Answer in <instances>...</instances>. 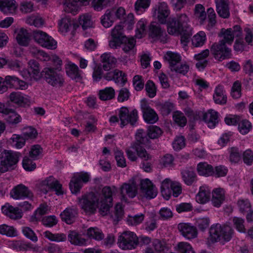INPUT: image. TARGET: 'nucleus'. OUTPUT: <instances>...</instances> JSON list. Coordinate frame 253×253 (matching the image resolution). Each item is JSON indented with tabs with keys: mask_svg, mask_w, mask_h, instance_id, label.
Listing matches in <instances>:
<instances>
[{
	"mask_svg": "<svg viewBox=\"0 0 253 253\" xmlns=\"http://www.w3.org/2000/svg\"><path fill=\"white\" fill-rule=\"evenodd\" d=\"M162 133L161 129L155 126H150L147 133L142 129L138 130L135 135V141L131 147L137 152L138 157L145 161L151 159V156L146 151L145 146L149 143V139H155L159 137Z\"/></svg>",
	"mask_w": 253,
	"mask_h": 253,
	"instance_id": "obj_1",
	"label": "nucleus"
},
{
	"mask_svg": "<svg viewBox=\"0 0 253 253\" xmlns=\"http://www.w3.org/2000/svg\"><path fill=\"white\" fill-rule=\"evenodd\" d=\"M210 239L212 243L229 242L234 235V230L227 224L212 225L210 229Z\"/></svg>",
	"mask_w": 253,
	"mask_h": 253,
	"instance_id": "obj_2",
	"label": "nucleus"
},
{
	"mask_svg": "<svg viewBox=\"0 0 253 253\" xmlns=\"http://www.w3.org/2000/svg\"><path fill=\"white\" fill-rule=\"evenodd\" d=\"M117 188L113 186H105L101 190V193L99 195V201L98 202L97 208L99 212L102 216L107 215L110 209L113 206V194L117 192Z\"/></svg>",
	"mask_w": 253,
	"mask_h": 253,
	"instance_id": "obj_3",
	"label": "nucleus"
},
{
	"mask_svg": "<svg viewBox=\"0 0 253 253\" xmlns=\"http://www.w3.org/2000/svg\"><path fill=\"white\" fill-rule=\"evenodd\" d=\"M189 19L185 13L177 15L176 18H172L167 24V31L170 35H179L189 29L188 26Z\"/></svg>",
	"mask_w": 253,
	"mask_h": 253,
	"instance_id": "obj_4",
	"label": "nucleus"
},
{
	"mask_svg": "<svg viewBox=\"0 0 253 253\" xmlns=\"http://www.w3.org/2000/svg\"><path fill=\"white\" fill-rule=\"evenodd\" d=\"M79 204L82 209L88 214L95 213L97 208L98 202L99 201V196L93 192L83 195L82 198H78Z\"/></svg>",
	"mask_w": 253,
	"mask_h": 253,
	"instance_id": "obj_5",
	"label": "nucleus"
},
{
	"mask_svg": "<svg viewBox=\"0 0 253 253\" xmlns=\"http://www.w3.org/2000/svg\"><path fill=\"white\" fill-rule=\"evenodd\" d=\"M161 192L163 197L166 200H169L171 195L174 197H177L182 193L181 184L178 182L166 178L161 183Z\"/></svg>",
	"mask_w": 253,
	"mask_h": 253,
	"instance_id": "obj_6",
	"label": "nucleus"
},
{
	"mask_svg": "<svg viewBox=\"0 0 253 253\" xmlns=\"http://www.w3.org/2000/svg\"><path fill=\"white\" fill-rule=\"evenodd\" d=\"M42 76L45 81L53 86L61 87L64 80L62 76L52 67H46L41 72Z\"/></svg>",
	"mask_w": 253,
	"mask_h": 253,
	"instance_id": "obj_7",
	"label": "nucleus"
},
{
	"mask_svg": "<svg viewBox=\"0 0 253 253\" xmlns=\"http://www.w3.org/2000/svg\"><path fill=\"white\" fill-rule=\"evenodd\" d=\"M139 241L136 235L130 231H125L118 239L119 246L123 250H132L136 248Z\"/></svg>",
	"mask_w": 253,
	"mask_h": 253,
	"instance_id": "obj_8",
	"label": "nucleus"
},
{
	"mask_svg": "<svg viewBox=\"0 0 253 253\" xmlns=\"http://www.w3.org/2000/svg\"><path fill=\"white\" fill-rule=\"evenodd\" d=\"M211 54L219 61L231 58V50L223 42L213 43L210 48Z\"/></svg>",
	"mask_w": 253,
	"mask_h": 253,
	"instance_id": "obj_9",
	"label": "nucleus"
},
{
	"mask_svg": "<svg viewBox=\"0 0 253 253\" xmlns=\"http://www.w3.org/2000/svg\"><path fill=\"white\" fill-rule=\"evenodd\" d=\"M6 84L9 85L10 87L15 89H26L27 88L28 85L25 81L20 80L19 78L14 76H7L5 77L4 80L0 77V91L4 92L6 90L7 87L4 84Z\"/></svg>",
	"mask_w": 253,
	"mask_h": 253,
	"instance_id": "obj_10",
	"label": "nucleus"
},
{
	"mask_svg": "<svg viewBox=\"0 0 253 253\" xmlns=\"http://www.w3.org/2000/svg\"><path fill=\"white\" fill-rule=\"evenodd\" d=\"M33 36L34 40L43 47L50 49H55L57 47L56 42L45 32L36 30L33 32Z\"/></svg>",
	"mask_w": 253,
	"mask_h": 253,
	"instance_id": "obj_11",
	"label": "nucleus"
},
{
	"mask_svg": "<svg viewBox=\"0 0 253 253\" xmlns=\"http://www.w3.org/2000/svg\"><path fill=\"white\" fill-rule=\"evenodd\" d=\"M111 36L112 39L109 41V45L111 48L116 49L127 41V37L124 33L123 27L121 25H116L112 30Z\"/></svg>",
	"mask_w": 253,
	"mask_h": 253,
	"instance_id": "obj_12",
	"label": "nucleus"
},
{
	"mask_svg": "<svg viewBox=\"0 0 253 253\" xmlns=\"http://www.w3.org/2000/svg\"><path fill=\"white\" fill-rule=\"evenodd\" d=\"M119 116L123 127L128 124L134 125L138 119V113L135 109L129 112L127 107H123L119 110Z\"/></svg>",
	"mask_w": 253,
	"mask_h": 253,
	"instance_id": "obj_13",
	"label": "nucleus"
},
{
	"mask_svg": "<svg viewBox=\"0 0 253 253\" xmlns=\"http://www.w3.org/2000/svg\"><path fill=\"white\" fill-rule=\"evenodd\" d=\"M19 156V153L4 150L0 155L1 159L0 165L5 166L7 171L9 168L17 163Z\"/></svg>",
	"mask_w": 253,
	"mask_h": 253,
	"instance_id": "obj_14",
	"label": "nucleus"
},
{
	"mask_svg": "<svg viewBox=\"0 0 253 253\" xmlns=\"http://www.w3.org/2000/svg\"><path fill=\"white\" fill-rule=\"evenodd\" d=\"M11 197L15 200H23L25 198L32 199L33 193L27 187L22 184L15 186L10 193Z\"/></svg>",
	"mask_w": 253,
	"mask_h": 253,
	"instance_id": "obj_15",
	"label": "nucleus"
},
{
	"mask_svg": "<svg viewBox=\"0 0 253 253\" xmlns=\"http://www.w3.org/2000/svg\"><path fill=\"white\" fill-rule=\"evenodd\" d=\"M137 193V187L134 180H130L127 183H124L120 187V194L122 200L127 201L126 195L130 198L136 196Z\"/></svg>",
	"mask_w": 253,
	"mask_h": 253,
	"instance_id": "obj_16",
	"label": "nucleus"
},
{
	"mask_svg": "<svg viewBox=\"0 0 253 253\" xmlns=\"http://www.w3.org/2000/svg\"><path fill=\"white\" fill-rule=\"evenodd\" d=\"M40 185L41 186V190L45 194L47 192V189L49 188L53 189L57 195L63 194L62 185L52 176H49L42 181Z\"/></svg>",
	"mask_w": 253,
	"mask_h": 253,
	"instance_id": "obj_17",
	"label": "nucleus"
},
{
	"mask_svg": "<svg viewBox=\"0 0 253 253\" xmlns=\"http://www.w3.org/2000/svg\"><path fill=\"white\" fill-rule=\"evenodd\" d=\"M140 190L147 199L154 198L157 195V190L155 185L147 178L141 180Z\"/></svg>",
	"mask_w": 253,
	"mask_h": 253,
	"instance_id": "obj_18",
	"label": "nucleus"
},
{
	"mask_svg": "<svg viewBox=\"0 0 253 253\" xmlns=\"http://www.w3.org/2000/svg\"><path fill=\"white\" fill-rule=\"evenodd\" d=\"M170 14L168 5L165 2H160L154 9V16L156 17L161 24H165Z\"/></svg>",
	"mask_w": 253,
	"mask_h": 253,
	"instance_id": "obj_19",
	"label": "nucleus"
},
{
	"mask_svg": "<svg viewBox=\"0 0 253 253\" xmlns=\"http://www.w3.org/2000/svg\"><path fill=\"white\" fill-rule=\"evenodd\" d=\"M89 180V176L87 173H80L77 176L74 177L69 184L71 192L73 194L79 192L82 187V181L86 183Z\"/></svg>",
	"mask_w": 253,
	"mask_h": 253,
	"instance_id": "obj_20",
	"label": "nucleus"
},
{
	"mask_svg": "<svg viewBox=\"0 0 253 253\" xmlns=\"http://www.w3.org/2000/svg\"><path fill=\"white\" fill-rule=\"evenodd\" d=\"M141 108L143 112V117L146 122L154 124L158 120V116L146 102H142Z\"/></svg>",
	"mask_w": 253,
	"mask_h": 253,
	"instance_id": "obj_21",
	"label": "nucleus"
},
{
	"mask_svg": "<svg viewBox=\"0 0 253 253\" xmlns=\"http://www.w3.org/2000/svg\"><path fill=\"white\" fill-rule=\"evenodd\" d=\"M178 229L182 236L188 239H192L197 236L196 227L190 223H180L178 225Z\"/></svg>",
	"mask_w": 253,
	"mask_h": 253,
	"instance_id": "obj_22",
	"label": "nucleus"
},
{
	"mask_svg": "<svg viewBox=\"0 0 253 253\" xmlns=\"http://www.w3.org/2000/svg\"><path fill=\"white\" fill-rule=\"evenodd\" d=\"M64 3V10L66 12L75 14L80 6L86 5L89 3V0H69Z\"/></svg>",
	"mask_w": 253,
	"mask_h": 253,
	"instance_id": "obj_23",
	"label": "nucleus"
},
{
	"mask_svg": "<svg viewBox=\"0 0 253 253\" xmlns=\"http://www.w3.org/2000/svg\"><path fill=\"white\" fill-rule=\"evenodd\" d=\"M78 212L77 208L72 207L67 208L62 211L60 216L62 220L68 224L74 222L78 216Z\"/></svg>",
	"mask_w": 253,
	"mask_h": 253,
	"instance_id": "obj_24",
	"label": "nucleus"
},
{
	"mask_svg": "<svg viewBox=\"0 0 253 253\" xmlns=\"http://www.w3.org/2000/svg\"><path fill=\"white\" fill-rule=\"evenodd\" d=\"M2 212L10 219L17 220L22 218L23 213L22 210L18 208H14L10 205H5L1 208Z\"/></svg>",
	"mask_w": 253,
	"mask_h": 253,
	"instance_id": "obj_25",
	"label": "nucleus"
},
{
	"mask_svg": "<svg viewBox=\"0 0 253 253\" xmlns=\"http://www.w3.org/2000/svg\"><path fill=\"white\" fill-rule=\"evenodd\" d=\"M216 11L223 18H228L230 16L228 0H215Z\"/></svg>",
	"mask_w": 253,
	"mask_h": 253,
	"instance_id": "obj_26",
	"label": "nucleus"
},
{
	"mask_svg": "<svg viewBox=\"0 0 253 253\" xmlns=\"http://www.w3.org/2000/svg\"><path fill=\"white\" fill-rule=\"evenodd\" d=\"M203 120L208 127L213 128L218 123V113L213 110H210L203 114Z\"/></svg>",
	"mask_w": 253,
	"mask_h": 253,
	"instance_id": "obj_27",
	"label": "nucleus"
},
{
	"mask_svg": "<svg viewBox=\"0 0 253 253\" xmlns=\"http://www.w3.org/2000/svg\"><path fill=\"white\" fill-rule=\"evenodd\" d=\"M9 98L11 102L20 106H25L30 103L29 99L20 92H11L9 96Z\"/></svg>",
	"mask_w": 253,
	"mask_h": 253,
	"instance_id": "obj_28",
	"label": "nucleus"
},
{
	"mask_svg": "<svg viewBox=\"0 0 253 253\" xmlns=\"http://www.w3.org/2000/svg\"><path fill=\"white\" fill-rule=\"evenodd\" d=\"M17 5L15 0H0V10L5 14L15 12Z\"/></svg>",
	"mask_w": 253,
	"mask_h": 253,
	"instance_id": "obj_29",
	"label": "nucleus"
},
{
	"mask_svg": "<svg viewBox=\"0 0 253 253\" xmlns=\"http://www.w3.org/2000/svg\"><path fill=\"white\" fill-rule=\"evenodd\" d=\"M101 61L102 65H99L101 66L102 69L105 71H109L114 66L116 59L110 53H105L101 56Z\"/></svg>",
	"mask_w": 253,
	"mask_h": 253,
	"instance_id": "obj_30",
	"label": "nucleus"
},
{
	"mask_svg": "<svg viewBox=\"0 0 253 253\" xmlns=\"http://www.w3.org/2000/svg\"><path fill=\"white\" fill-rule=\"evenodd\" d=\"M213 98L216 104L224 105L227 102V97L221 85H218L215 89Z\"/></svg>",
	"mask_w": 253,
	"mask_h": 253,
	"instance_id": "obj_31",
	"label": "nucleus"
},
{
	"mask_svg": "<svg viewBox=\"0 0 253 253\" xmlns=\"http://www.w3.org/2000/svg\"><path fill=\"white\" fill-rule=\"evenodd\" d=\"M197 170L199 175L205 176L213 175L214 173L213 167L206 162L198 164Z\"/></svg>",
	"mask_w": 253,
	"mask_h": 253,
	"instance_id": "obj_32",
	"label": "nucleus"
},
{
	"mask_svg": "<svg viewBox=\"0 0 253 253\" xmlns=\"http://www.w3.org/2000/svg\"><path fill=\"white\" fill-rule=\"evenodd\" d=\"M66 73L69 77L76 82H81L82 79L78 67L74 64H69L66 67Z\"/></svg>",
	"mask_w": 253,
	"mask_h": 253,
	"instance_id": "obj_33",
	"label": "nucleus"
},
{
	"mask_svg": "<svg viewBox=\"0 0 253 253\" xmlns=\"http://www.w3.org/2000/svg\"><path fill=\"white\" fill-rule=\"evenodd\" d=\"M182 178L187 185H191L197 180L195 172L192 169H185L181 171Z\"/></svg>",
	"mask_w": 253,
	"mask_h": 253,
	"instance_id": "obj_34",
	"label": "nucleus"
},
{
	"mask_svg": "<svg viewBox=\"0 0 253 253\" xmlns=\"http://www.w3.org/2000/svg\"><path fill=\"white\" fill-rule=\"evenodd\" d=\"M30 35L26 29L21 28L18 31L16 39L19 44L27 46L30 41Z\"/></svg>",
	"mask_w": 253,
	"mask_h": 253,
	"instance_id": "obj_35",
	"label": "nucleus"
},
{
	"mask_svg": "<svg viewBox=\"0 0 253 253\" xmlns=\"http://www.w3.org/2000/svg\"><path fill=\"white\" fill-rule=\"evenodd\" d=\"M211 202L213 205L219 207L224 200V193L222 189L217 188L214 190L212 193Z\"/></svg>",
	"mask_w": 253,
	"mask_h": 253,
	"instance_id": "obj_36",
	"label": "nucleus"
},
{
	"mask_svg": "<svg viewBox=\"0 0 253 253\" xmlns=\"http://www.w3.org/2000/svg\"><path fill=\"white\" fill-rule=\"evenodd\" d=\"M70 242L75 246H84L86 245L87 240L81 236L76 231H71L68 236Z\"/></svg>",
	"mask_w": 253,
	"mask_h": 253,
	"instance_id": "obj_37",
	"label": "nucleus"
},
{
	"mask_svg": "<svg viewBox=\"0 0 253 253\" xmlns=\"http://www.w3.org/2000/svg\"><path fill=\"white\" fill-rule=\"evenodd\" d=\"M29 74L35 80L39 79L41 76L39 63L35 60H31L29 61Z\"/></svg>",
	"mask_w": 253,
	"mask_h": 253,
	"instance_id": "obj_38",
	"label": "nucleus"
},
{
	"mask_svg": "<svg viewBox=\"0 0 253 253\" xmlns=\"http://www.w3.org/2000/svg\"><path fill=\"white\" fill-rule=\"evenodd\" d=\"M210 197V191L204 187H201L198 193L196 196V200L200 204H204L209 201Z\"/></svg>",
	"mask_w": 253,
	"mask_h": 253,
	"instance_id": "obj_39",
	"label": "nucleus"
},
{
	"mask_svg": "<svg viewBox=\"0 0 253 253\" xmlns=\"http://www.w3.org/2000/svg\"><path fill=\"white\" fill-rule=\"evenodd\" d=\"M98 95L99 98L102 101L110 100L115 97V91L112 87H107L100 90Z\"/></svg>",
	"mask_w": 253,
	"mask_h": 253,
	"instance_id": "obj_40",
	"label": "nucleus"
},
{
	"mask_svg": "<svg viewBox=\"0 0 253 253\" xmlns=\"http://www.w3.org/2000/svg\"><path fill=\"white\" fill-rule=\"evenodd\" d=\"M164 34H165V30L162 29L159 24L153 22L150 24L149 36L152 38H160Z\"/></svg>",
	"mask_w": 253,
	"mask_h": 253,
	"instance_id": "obj_41",
	"label": "nucleus"
},
{
	"mask_svg": "<svg viewBox=\"0 0 253 253\" xmlns=\"http://www.w3.org/2000/svg\"><path fill=\"white\" fill-rule=\"evenodd\" d=\"M86 236L90 239L101 241L104 238L102 230L97 227H90L86 230Z\"/></svg>",
	"mask_w": 253,
	"mask_h": 253,
	"instance_id": "obj_42",
	"label": "nucleus"
},
{
	"mask_svg": "<svg viewBox=\"0 0 253 253\" xmlns=\"http://www.w3.org/2000/svg\"><path fill=\"white\" fill-rule=\"evenodd\" d=\"M210 53V51L209 49H207L203 51H202L201 53L195 54L194 56V58L197 60H198L199 62H198L196 64V66L198 68H202L204 69L207 65L208 61L207 60H203L206 58H207Z\"/></svg>",
	"mask_w": 253,
	"mask_h": 253,
	"instance_id": "obj_43",
	"label": "nucleus"
},
{
	"mask_svg": "<svg viewBox=\"0 0 253 253\" xmlns=\"http://www.w3.org/2000/svg\"><path fill=\"white\" fill-rule=\"evenodd\" d=\"M219 36H222L223 39L219 42H223L224 44H231L233 42L234 35L232 33V29L229 28L226 30L222 29L220 33L219 34Z\"/></svg>",
	"mask_w": 253,
	"mask_h": 253,
	"instance_id": "obj_44",
	"label": "nucleus"
},
{
	"mask_svg": "<svg viewBox=\"0 0 253 253\" xmlns=\"http://www.w3.org/2000/svg\"><path fill=\"white\" fill-rule=\"evenodd\" d=\"M7 123L13 126L21 122L22 118L13 109L5 117Z\"/></svg>",
	"mask_w": 253,
	"mask_h": 253,
	"instance_id": "obj_45",
	"label": "nucleus"
},
{
	"mask_svg": "<svg viewBox=\"0 0 253 253\" xmlns=\"http://www.w3.org/2000/svg\"><path fill=\"white\" fill-rule=\"evenodd\" d=\"M165 58L168 61L170 69L173 67H174V66L178 64L181 60L180 56L178 54L171 51L167 52Z\"/></svg>",
	"mask_w": 253,
	"mask_h": 253,
	"instance_id": "obj_46",
	"label": "nucleus"
},
{
	"mask_svg": "<svg viewBox=\"0 0 253 253\" xmlns=\"http://www.w3.org/2000/svg\"><path fill=\"white\" fill-rule=\"evenodd\" d=\"M44 236L51 241L64 242L66 240V235L63 233L52 234L51 232L46 231L43 233Z\"/></svg>",
	"mask_w": 253,
	"mask_h": 253,
	"instance_id": "obj_47",
	"label": "nucleus"
},
{
	"mask_svg": "<svg viewBox=\"0 0 253 253\" xmlns=\"http://www.w3.org/2000/svg\"><path fill=\"white\" fill-rule=\"evenodd\" d=\"M113 10H107L104 15L102 16L101 21L104 27L109 28L113 24L114 22V19L113 18Z\"/></svg>",
	"mask_w": 253,
	"mask_h": 253,
	"instance_id": "obj_48",
	"label": "nucleus"
},
{
	"mask_svg": "<svg viewBox=\"0 0 253 253\" xmlns=\"http://www.w3.org/2000/svg\"><path fill=\"white\" fill-rule=\"evenodd\" d=\"M206 40V34L201 31L195 35L192 39V43L195 47H199L202 46Z\"/></svg>",
	"mask_w": 253,
	"mask_h": 253,
	"instance_id": "obj_49",
	"label": "nucleus"
},
{
	"mask_svg": "<svg viewBox=\"0 0 253 253\" xmlns=\"http://www.w3.org/2000/svg\"><path fill=\"white\" fill-rule=\"evenodd\" d=\"M26 22L30 25L40 27L43 25L44 20L38 15H32L27 18Z\"/></svg>",
	"mask_w": 253,
	"mask_h": 253,
	"instance_id": "obj_50",
	"label": "nucleus"
},
{
	"mask_svg": "<svg viewBox=\"0 0 253 253\" xmlns=\"http://www.w3.org/2000/svg\"><path fill=\"white\" fill-rule=\"evenodd\" d=\"M161 113L163 115L167 116L174 109V104L170 102L167 101L164 103H160L158 105Z\"/></svg>",
	"mask_w": 253,
	"mask_h": 253,
	"instance_id": "obj_51",
	"label": "nucleus"
},
{
	"mask_svg": "<svg viewBox=\"0 0 253 253\" xmlns=\"http://www.w3.org/2000/svg\"><path fill=\"white\" fill-rule=\"evenodd\" d=\"M71 25L70 18L67 17L62 18L58 23L59 31L62 33H66L68 31L69 27Z\"/></svg>",
	"mask_w": 253,
	"mask_h": 253,
	"instance_id": "obj_52",
	"label": "nucleus"
},
{
	"mask_svg": "<svg viewBox=\"0 0 253 253\" xmlns=\"http://www.w3.org/2000/svg\"><path fill=\"white\" fill-rule=\"evenodd\" d=\"M0 234L9 237H12L16 235V231L12 226L2 224L0 225Z\"/></svg>",
	"mask_w": 253,
	"mask_h": 253,
	"instance_id": "obj_53",
	"label": "nucleus"
},
{
	"mask_svg": "<svg viewBox=\"0 0 253 253\" xmlns=\"http://www.w3.org/2000/svg\"><path fill=\"white\" fill-rule=\"evenodd\" d=\"M174 122L180 126L183 127L187 123V119L183 114L179 111L174 112L173 115Z\"/></svg>",
	"mask_w": 253,
	"mask_h": 253,
	"instance_id": "obj_54",
	"label": "nucleus"
},
{
	"mask_svg": "<svg viewBox=\"0 0 253 253\" xmlns=\"http://www.w3.org/2000/svg\"><path fill=\"white\" fill-rule=\"evenodd\" d=\"M79 23L82 26L84 30L92 27L93 23L89 15H83L80 17Z\"/></svg>",
	"mask_w": 253,
	"mask_h": 253,
	"instance_id": "obj_55",
	"label": "nucleus"
},
{
	"mask_svg": "<svg viewBox=\"0 0 253 253\" xmlns=\"http://www.w3.org/2000/svg\"><path fill=\"white\" fill-rule=\"evenodd\" d=\"M153 244L155 250L158 253H166L168 251V248L164 242L156 239L153 241Z\"/></svg>",
	"mask_w": 253,
	"mask_h": 253,
	"instance_id": "obj_56",
	"label": "nucleus"
},
{
	"mask_svg": "<svg viewBox=\"0 0 253 253\" xmlns=\"http://www.w3.org/2000/svg\"><path fill=\"white\" fill-rule=\"evenodd\" d=\"M185 114L189 119L190 122H195L200 119V112L194 111L190 107H187L184 110Z\"/></svg>",
	"mask_w": 253,
	"mask_h": 253,
	"instance_id": "obj_57",
	"label": "nucleus"
},
{
	"mask_svg": "<svg viewBox=\"0 0 253 253\" xmlns=\"http://www.w3.org/2000/svg\"><path fill=\"white\" fill-rule=\"evenodd\" d=\"M111 0H93L92 6L97 11H100L107 6L110 3Z\"/></svg>",
	"mask_w": 253,
	"mask_h": 253,
	"instance_id": "obj_58",
	"label": "nucleus"
},
{
	"mask_svg": "<svg viewBox=\"0 0 253 253\" xmlns=\"http://www.w3.org/2000/svg\"><path fill=\"white\" fill-rule=\"evenodd\" d=\"M210 219L208 217L199 218L196 220V225L202 231H205L210 225Z\"/></svg>",
	"mask_w": 253,
	"mask_h": 253,
	"instance_id": "obj_59",
	"label": "nucleus"
},
{
	"mask_svg": "<svg viewBox=\"0 0 253 253\" xmlns=\"http://www.w3.org/2000/svg\"><path fill=\"white\" fill-rule=\"evenodd\" d=\"M233 98L237 99L241 95V84L239 81H236L233 84L231 92Z\"/></svg>",
	"mask_w": 253,
	"mask_h": 253,
	"instance_id": "obj_60",
	"label": "nucleus"
},
{
	"mask_svg": "<svg viewBox=\"0 0 253 253\" xmlns=\"http://www.w3.org/2000/svg\"><path fill=\"white\" fill-rule=\"evenodd\" d=\"M178 251L181 253H195L191 245L186 242H180L177 245Z\"/></svg>",
	"mask_w": 253,
	"mask_h": 253,
	"instance_id": "obj_61",
	"label": "nucleus"
},
{
	"mask_svg": "<svg viewBox=\"0 0 253 253\" xmlns=\"http://www.w3.org/2000/svg\"><path fill=\"white\" fill-rule=\"evenodd\" d=\"M241 153L238 148L232 147L230 150L229 159L232 163H237L241 159Z\"/></svg>",
	"mask_w": 253,
	"mask_h": 253,
	"instance_id": "obj_62",
	"label": "nucleus"
},
{
	"mask_svg": "<svg viewBox=\"0 0 253 253\" xmlns=\"http://www.w3.org/2000/svg\"><path fill=\"white\" fill-rule=\"evenodd\" d=\"M145 89L150 98L154 97L156 94V87L154 83L149 80L146 84Z\"/></svg>",
	"mask_w": 253,
	"mask_h": 253,
	"instance_id": "obj_63",
	"label": "nucleus"
},
{
	"mask_svg": "<svg viewBox=\"0 0 253 253\" xmlns=\"http://www.w3.org/2000/svg\"><path fill=\"white\" fill-rule=\"evenodd\" d=\"M251 128V124L247 120H243L239 123L238 129L243 134L248 133Z\"/></svg>",
	"mask_w": 253,
	"mask_h": 253,
	"instance_id": "obj_64",
	"label": "nucleus"
}]
</instances>
